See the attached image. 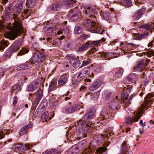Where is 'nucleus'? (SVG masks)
<instances>
[{
    "mask_svg": "<svg viewBox=\"0 0 154 154\" xmlns=\"http://www.w3.org/2000/svg\"><path fill=\"white\" fill-rule=\"evenodd\" d=\"M83 13L86 16L92 17L93 19H91V20H90V19L84 20L83 23L85 26L92 32L102 34L104 30L101 29L98 23H96L95 20L96 19L94 15V14H97L98 11L93 10L92 7H89L85 8Z\"/></svg>",
    "mask_w": 154,
    "mask_h": 154,
    "instance_id": "nucleus-1",
    "label": "nucleus"
},
{
    "mask_svg": "<svg viewBox=\"0 0 154 154\" xmlns=\"http://www.w3.org/2000/svg\"><path fill=\"white\" fill-rule=\"evenodd\" d=\"M95 113V110L94 108H92L89 109L88 112L85 115L84 119L85 120H88L85 121L82 119H80L78 122V124L79 128L80 134L83 135L85 132L91 128V125H92L91 122L89 121L93 117Z\"/></svg>",
    "mask_w": 154,
    "mask_h": 154,
    "instance_id": "nucleus-2",
    "label": "nucleus"
},
{
    "mask_svg": "<svg viewBox=\"0 0 154 154\" xmlns=\"http://www.w3.org/2000/svg\"><path fill=\"white\" fill-rule=\"evenodd\" d=\"M7 28L8 30H11L12 33L8 36V38L10 40H14L18 36L17 34L15 33H19L22 30V26L20 23L15 21L13 23L12 26L11 23L9 24Z\"/></svg>",
    "mask_w": 154,
    "mask_h": 154,
    "instance_id": "nucleus-3",
    "label": "nucleus"
},
{
    "mask_svg": "<svg viewBox=\"0 0 154 154\" xmlns=\"http://www.w3.org/2000/svg\"><path fill=\"white\" fill-rule=\"evenodd\" d=\"M46 57V55L42 52L39 51L33 55V63L30 61H27L24 65L26 69L31 67L32 66V63H35L36 65H39L41 62L44 60Z\"/></svg>",
    "mask_w": 154,
    "mask_h": 154,
    "instance_id": "nucleus-4",
    "label": "nucleus"
},
{
    "mask_svg": "<svg viewBox=\"0 0 154 154\" xmlns=\"http://www.w3.org/2000/svg\"><path fill=\"white\" fill-rule=\"evenodd\" d=\"M102 41L103 42H105V39H102L101 40L96 41H88L87 42H88V45L89 48L90 47H91V49L88 51V53L90 54H91L96 52L97 50V49L95 48H93V47L97 46L99 45Z\"/></svg>",
    "mask_w": 154,
    "mask_h": 154,
    "instance_id": "nucleus-5",
    "label": "nucleus"
},
{
    "mask_svg": "<svg viewBox=\"0 0 154 154\" xmlns=\"http://www.w3.org/2000/svg\"><path fill=\"white\" fill-rule=\"evenodd\" d=\"M32 146L30 144H26L22 145L20 143L15 144L13 145V149L16 152L21 151L24 152L27 150L31 149V147Z\"/></svg>",
    "mask_w": 154,
    "mask_h": 154,
    "instance_id": "nucleus-6",
    "label": "nucleus"
},
{
    "mask_svg": "<svg viewBox=\"0 0 154 154\" xmlns=\"http://www.w3.org/2000/svg\"><path fill=\"white\" fill-rule=\"evenodd\" d=\"M69 17L71 20L75 21L78 20L81 16V14L77 8L75 7L73 9H71L69 11Z\"/></svg>",
    "mask_w": 154,
    "mask_h": 154,
    "instance_id": "nucleus-7",
    "label": "nucleus"
},
{
    "mask_svg": "<svg viewBox=\"0 0 154 154\" xmlns=\"http://www.w3.org/2000/svg\"><path fill=\"white\" fill-rule=\"evenodd\" d=\"M142 110H140L138 112H135L134 113V117L133 118L131 117H128L127 119L126 122L128 125L132 124L133 121L137 122L141 118V114Z\"/></svg>",
    "mask_w": 154,
    "mask_h": 154,
    "instance_id": "nucleus-8",
    "label": "nucleus"
},
{
    "mask_svg": "<svg viewBox=\"0 0 154 154\" xmlns=\"http://www.w3.org/2000/svg\"><path fill=\"white\" fill-rule=\"evenodd\" d=\"M61 7H62V5L61 2H56L49 6L47 8V9L48 11H57L60 10Z\"/></svg>",
    "mask_w": 154,
    "mask_h": 154,
    "instance_id": "nucleus-9",
    "label": "nucleus"
},
{
    "mask_svg": "<svg viewBox=\"0 0 154 154\" xmlns=\"http://www.w3.org/2000/svg\"><path fill=\"white\" fill-rule=\"evenodd\" d=\"M119 55V54L116 53H106L104 52H101L98 55V56H99L100 57L102 58H104L105 59H106L108 60H110L111 58H113L118 57Z\"/></svg>",
    "mask_w": 154,
    "mask_h": 154,
    "instance_id": "nucleus-10",
    "label": "nucleus"
},
{
    "mask_svg": "<svg viewBox=\"0 0 154 154\" xmlns=\"http://www.w3.org/2000/svg\"><path fill=\"white\" fill-rule=\"evenodd\" d=\"M34 94L36 95V98L33 103V106L34 107H36L43 96L42 90L39 89L36 92L34 93Z\"/></svg>",
    "mask_w": 154,
    "mask_h": 154,
    "instance_id": "nucleus-11",
    "label": "nucleus"
},
{
    "mask_svg": "<svg viewBox=\"0 0 154 154\" xmlns=\"http://www.w3.org/2000/svg\"><path fill=\"white\" fill-rule=\"evenodd\" d=\"M38 82L34 81L27 85V91L30 92L34 91L38 88Z\"/></svg>",
    "mask_w": 154,
    "mask_h": 154,
    "instance_id": "nucleus-12",
    "label": "nucleus"
},
{
    "mask_svg": "<svg viewBox=\"0 0 154 154\" xmlns=\"http://www.w3.org/2000/svg\"><path fill=\"white\" fill-rule=\"evenodd\" d=\"M129 146L127 144L126 141H124L122 144V147L121 149V153L120 154H132V152L131 151H128L129 150Z\"/></svg>",
    "mask_w": 154,
    "mask_h": 154,
    "instance_id": "nucleus-13",
    "label": "nucleus"
},
{
    "mask_svg": "<svg viewBox=\"0 0 154 154\" xmlns=\"http://www.w3.org/2000/svg\"><path fill=\"white\" fill-rule=\"evenodd\" d=\"M69 63L74 67H78L80 65V60L72 56H69Z\"/></svg>",
    "mask_w": 154,
    "mask_h": 154,
    "instance_id": "nucleus-14",
    "label": "nucleus"
},
{
    "mask_svg": "<svg viewBox=\"0 0 154 154\" xmlns=\"http://www.w3.org/2000/svg\"><path fill=\"white\" fill-rule=\"evenodd\" d=\"M146 61L144 60H142L138 62L137 66L134 67V71H140L145 66V63Z\"/></svg>",
    "mask_w": 154,
    "mask_h": 154,
    "instance_id": "nucleus-15",
    "label": "nucleus"
},
{
    "mask_svg": "<svg viewBox=\"0 0 154 154\" xmlns=\"http://www.w3.org/2000/svg\"><path fill=\"white\" fill-rule=\"evenodd\" d=\"M118 97H116V98L112 100L109 103L110 107L114 109H116L118 107L120 100L118 98Z\"/></svg>",
    "mask_w": 154,
    "mask_h": 154,
    "instance_id": "nucleus-16",
    "label": "nucleus"
},
{
    "mask_svg": "<svg viewBox=\"0 0 154 154\" xmlns=\"http://www.w3.org/2000/svg\"><path fill=\"white\" fill-rule=\"evenodd\" d=\"M22 5L21 3H17L15 5L14 7L13 11L17 14H13L14 17H12L13 18H15V17H17V15L20 13L21 10L22 9Z\"/></svg>",
    "mask_w": 154,
    "mask_h": 154,
    "instance_id": "nucleus-17",
    "label": "nucleus"
},
{
    "mask_svg": "<svg viewBox=\"0 0 154 154\" xmlns=\"http://www.w3.org/2000/svg\"><path fill=\"white\" fill-rule=\"evenodd\" d=\"M109 111L105 107L103 108L101 112V117L100 118V121L101 122V123H103V122H102V121L109 117Z\"/></svg>",
    "mask_w": 154,
    "mask_h": 154,
    "instance_id": "nucleus-18",
    "label": "nucleus"
},
{
    "mask_svg": "<svg viewBox=\"0 0 154 154\" xmlns=\"http://www.w3.org/2000/svg\"><path fill=\"white\" fill-rule=\"evenodd\" d=\"M76 2L75 0H67L61 2L62 6L65 8H71Z\"/></svg>",
    "mask_w": 154,
    "mask_h": 154,
    "instance_id": "nucleus-19",
    "label": "nucleus"
},
{
    "mask_svg": "<svg viewBox=\"0 0 154 154\" xmlns=\"http://www.w3.org/2000/svg\"><path fill=\"white\" fill-rule=\"evenodd\" d=\"M77 106L76 105L67 106L63 109L64 112L66 113H72L77 111Z\"/></svg>",
    "mask_w": 154,
    "mask_h": 154,
    "instance_id": "nucleus-20",
    "label": "nucleus"
},
{
    "mask_svg": "<svg viewBox=\"0 0 154 154\" xmlns=\"http://www.w3.org/2000/svg\"><path fill=\"white\" fill-rule=\"evenodd\" d=\"M102 84L101 81H97L91 84L89 87V90L91 91H95L99 88Z\"/></svg>",
    "mask_w": 154,
    "mask_h": 154,
    "instance_id": "nucleus-21",
    "label": "nucleus"
},
{
    "mask_svg": "<svg viewBox=\"0 0 154 154\" xmlns=\"http://www.w3.org/2000/svg\"><path fill=\"white\" fill-rule=\"evenodd\" d=\"M145 11V8L144 7L142 8L139 9L138 11L135 13L133 16V18L135 20H138L141 17L142 15L144 13Z\"/></svg>",
    "mask_w": 154,
    "mask_h": 154,
    "instance_id": "nucleus-22",
    "label": "nucleus"
},
{
    "mask_svg": "<svg viewBox=\"0 0 154 154\" xmlns=\"http://www.w3.org/2000/svg\"><path fill=\"white\" fill-rule=\"evenodd\" d=\"M136 77L135 74L132 73L129 75L125 80V83L131 84L134 82Z\"/></svg>",
    "mask_w": 154,
    "mask_h": 154,
    "instance_id": "nucleus-23",
    "label": "nucleus"
},
{
    "mask_svg": "<svg viewBox=\"0 0 154 154\" xmlns=\"http://www.w3.org/2000/svg\"><path fill=\"white\" fill-rule=\"evenodd\" d=\"M62 151L63 150L60 148L52 149L43 153L42 154H60Z\"/></svg>",
    "mask_w": 154,
    "mask_h": 154,
    "instance_id": "nucleus-24",
    "label": "nucleus"
},
{
    "mask_svg": "<svg viewBox=\"0 0 154 154\" xmlns=\"http://www.w3.org/2000/svg\"><path fill=\"white\" fill-rule=\"evenodd\" d=\"M149 32H146L144 33L136 34L134 38L135 39L140 40L142 39H145L148 36Z\"/></svg>",
    "mask_w": 154,
    "mask_h": 154,
    "instance_id": "nucleus-25",
    "label": "nucleus"
},
{
    "mask_svg": "<svg viewBox=\"0 0 154 154\" xmlns=\"http://www.w3.org/2000/svg\"><path fill=\"white\" fill-rule=\"evenodd\" d=\"M79 151V147L77 145H74L70 148L68 151L67 154H77Z\"/></svg>",
    "mask_w": 154,
    "mask_h": 154,
    "instance_id": "nucleus-26",
    "label": "nucleus"
},
{
    "mask_svg": "<svg viewBox=\"0 0 154 154\" xmlns=\"http://www.w3.org/2000/svg\"><path fill=\"white\" fill-rule=\"evenodd\" d=\"M88 43V42H87L85 44L79 46L78 48L76 50V51L79 52L86 50L88 48H89Z\"/></svg>",
    "mask_w": 154,
    "mask_h": 154,
    "instance_id": "nucleus-27",
    "label": "nucleus"
},
{
    "mask_svg": "<svg viewBox=\"0 0 154 154\" xmlns=\"http://www.w3.org/2000/svg\"><path fill=\"white\" fill-rule=\"evenodd\" d=\"M67 81V76L66 75H63L61 76L58 81V83L60 85L65 84Z\"/></svg>",
    "mask_w": 154,
    "mask_h": 154,
    "instance_id": "nucleus-28",
    "label": "nucleus"
},
{
    "mask_svg": "<svg viewBox=\"0 0 154 154\" xmlns=\"http://www.w3.org/2000/svg\"><path fill=\"white\" fill-rule=\"evenodd\" d=\"M62 19L63 17L61 16L57 15L54 17V18L52 19L51 21L53 23L57 24L59 23Z\"/></svg>",
    "mask_w": 154,
    "mask_h": 154,
    "instance_id": "nucleus-29",
    "label": "nucleus"
},
{
    "mask_svg": "<svg viewBox=\"0 0 154 154\" xmlns=\"http://www.w3.org/2000/svg\"><path fill=\"white\" fill-rule=\"evenodd\" d=\"M0 51L4 49L5 47H7L9 44V43L8 41L4 40H2L0 42Z\"/></svg>",
    "mask_w": 154,
    "mask_h": 154,
    "instance_id": "nucleus-30",
    "label": "nucleus"
},
{
    "mask_svg": "<svg viewBox=\"0 0 154 154\" xmlns=\"http://www.w3.org/2000/svg\"><path fill=\"white\" fill-rule=\"evenodd\" d=\"M32 126V125L30 124V125H26L24 127H23L21 128L20 130V135H24L26 132V128H30Z\"/></svg>",
    "mask_w": 154,
    "mask_h": 154,
    "instance_id": "nucleus-31",
    "label": "nucleus"
},
{
    "mask_svg": "<svg viewBox=\"0 0 154 154\" xmlns=\"http://www.w3.org/2000/svg\"><path fill=\"white\" fill-rule=\"evenodd\" d=\"M101 136L103 138L104 136H105V137H106L107 138H108V139H112V138L114 137V133L112 131L111 132L110 131H109L108 132V133H107L105 134H102Z\"/></svg>",
    "mask_w": 154,
    "mask_h": 154,
    "instance_id": "nucleus-32",
    "label": "nucleus"
},
{
    "mask_svg": "<svg viewBox=\"0 0 154 154\" xmlns=\"http://www.w3.org/2000/svg\"><path fill=\"white\" fill-rule=\"evenodd\" d=\"M37 0H27L26 5L27 7L31 8L35 5V2Z\"/></svg>",
    "mask_w": 154,
    "mask_h": 154,
    "instance_id": "nucleus-33",
    "label": "nucleus"
},
{
    "mask_svg": "<svg viewBox=\"0 0 154 154\" xmlns=\"http://www.w3.org/2000/svg\"><path fill=\"white\" fill-rule=\"evenodd\" d=\"M44 29L46 30V33L48 35H50V34L53 32V31L55 30V29L54 27H44L43 28Z\"/></svg>",
    "mask_w": 154,
    "mask_h": 154,
    "instance_id": "nucleus-34",
    "label": "nucleus"
},
{
    "mask_svg": "<svg viewBox=\"0 0 154 154\" xmlns=\"http://www.w3.org/2000/svg\"><path fill=\"white\" fill-rule=\"evenodd\" d=\"M142 27H144L146 29H150L154 28V23H150L146 24H144L141 26Z\"/></svg>",
    "mask_w": 154,
    "mask_h": 154,
    "instance_id": "nucleus-35",
    "label": "nucleus"
},
{
    "mask_svg": "<svg viewBox=\"0 0 154 154\" xmlns=\"http://www.w3.org/2000/svg\"><path fill=\"white\" fill-rule=\"evenodd\" d=\"M112 94L111 93L104 91L103 93V97L106 100H109L111 97Z\"/></svg>",
    "mask_w": 154,
    "mask_h": 154,
    "instance_id": "nucleus-36",
    "label": "nucleus"
},
{
    "mask_svg": "<svg viewBox=\"0 0 154 154\" xmlns=\"http://www.w3.org/2000/svg\"><path fill=\"white\" fill-rule=\"evenodd\" d=\"M65 25L63 26L61 28V29H62V32L64 34L68 33L69 32V30L68 27L65 25L67 24V21H64L63 22Z\"/></svg>",
    "mask_w": 154,
    "mask_h": 154,
    "instance_id": "nucleus-37",
    "label": "nucleus"
},
{
    "mask_svg": "<svg viewBox=\"0 0 154 154\" xmlns=\"http://www.w3.org/2000/svg\"><path fill=\"white\" fill-rule=\"evenodd\" d=\"M56 84L57 81H52L49 86L48 92L52 91L56 86Z\"/></svg>",
    "mask_w": 154,
    "mask_h": 154,
    "instance_id": "nucleus-38",
    "label": "nucleus"
},
{
    "mask_svg": "<svg viewBox=\"0 0 154 154\" xmlns=\"http://www.w3.org/2000/svg\"><path fill=\"white\" fill-rule=\"evenodd\" d=\"M79 81L78 79H74L72 80V82L70 84V86L73 88L77 87L79 84Z\"/></svg>",
    "mask_w": 154,
    "mask_h": 154,
    "instance_id": "nucleus-39",
    "label": "nucleus"
},
{
    "mask_svg": "<svg viewBox=\"0 0 154 154\" xmlns=\"http://www.w3.org/2000/svg\"><path fill=\"white\" fill-rule=\"evenodd\" d=\"M13 44L20 49L22 45V39H18V40L15 41Z\"/></svg>",
    "mask_w": 154,
    "mask_h": 154,
    "instance_id": "nucleus-40",
    "label": "nucleus"
},
{
    "mask_svg": "<svg viewBox=\"0 0 154 154\" xmlns=\"http://www.w3.org/2000/svg\"><path fill=\"white\" fill-rule=\"evenodd\" d=\"M82 28L81 26L77 25L75 28L74 32L75 34H79L82 32Z\"/></svg>",
    "mask_w": 154,
    "mask_h": 154,
    "instance_id": "nucleus-41",
    "label": "nucleus"
},
{
    "mask_svg": "<svg viewBox=\"0 0 154 154\" xmlns=\"http://www.w3.org/2000/svg\"><path fill=\"white\" fill-rule=\"evenodd\" d=\"M123 94L121 95V98L122 99V100H123V102L125 103V104L126 105V103H127L128 101L127 99L128 97V95L127 94L126 92H123Z\"/></svg>",
    "mask_w": 154,
    "mask_h": 154,
    "instance_id": "nucleus-42",
    "label": "nucleus"
},
{
    "mask_svg": "<svg viewBox=\"0 0 154 154\" xmlns=\"http://www.w3.org/2000/svg\"><path fill=\"white\" fill-rule=\"evenodd\" d=\"M123 72V69L122 68L118 69L117 72L115 73V76L118 78H120L122 75Z\"/></svg>",
    "mask_w": 154,
    "mask_h": 154,
    "instance_id": "nucleus-43",
    "label": "nucleus"
},
{
    "mask_svg": "<svg viewBox=\"0 0 154 154\" xmlns=\"http://www.w3.org/2000/svg\"><path fill=\"white\" fill-rule=\"evenodd\" d=\"M47 100L45 99H43L40 103V107L42 109H43L47 106Z\"/></svg>",
    "mask_w": 154,
    "mask_h": 154,
    "instance_id": "nucleus-44",
    "label": "nucleus"
},
{
    "mask_svg": "<svg viewBox=\"0 0 154 154\" xmlns=\"http://www.w3.org/2000/svg\"><path fill=\"white\" fill-rule=\"evenodd\" d=\"M19 49L18 48L13 44L9 48V51L11 53H13L17 51Z\"/></svg>",
    "mask_w": 154,
    "mask_h": 154,
    "instance_id": "nucleus-45",
    "label": "nucleus"
},
{
    "mask_svg": "<svg viewBox=\"0 0 154 154\" xmlns=\"http://www.w3.org/2000/svg\"><path fill=\"white\" fill-rule=\"evenodd\" d=\"M123 5L126 7H129L131 6L132 2L131 0H123Z\"/></svg>",
    "mask_w": 154,
    "mask_h": 154,
    "instance_id": "nucleus-46",
    "label": "nucleus"
},
{
    "mask_svg": "<svg viewBox=\"0 0 154 154\" xmlns=\"http://www.w3.org/2000/svg\"><path fill=\"white\" fill-rule=\"evenodd\" d=\"M29 50L25 48H23L21 49L18 53L17 54L18 56H21L28 53Z\"/></svg>",
    "mask_w": 154,
    "mask_h": 154,
    "instance_id": "nucleus-47",
    "label": "nucleus"
},
{
    "mask_svg": "<svg viewBox=\"0 0 154 154\" xmlns=\"http://www.w3.org/2000/svg\"><path fill=\"white\" fill-rule=\"evenodd\" d=\"M85 142L84 141H82L78 143V144H75L79 147V149H82L85 145Z\"/></svg>",
    "mask_w": 154,
    "mask_h": 154,
    "instance_id": "nucleus-48",
    "label": "nucleus"
},
{
    "mask_svg": "<svg viewBox=\"0 0 154 154\" xmlns=\"http://www.w3.org/2000/svg\"><path fill=\"white\" fill-rule=\"evenodd\" d=\"M48 111L44 112L42 116V119L43 121H47L48 117Z\"/></svg>",
    "mask_w": 154,
    "mask_h": 154,
    "instance_id": "nucleus-49",
    "label": "nucleus"
},
{
    "mask_svg": "<svg viewBox=\"0 0 154 154\" xmlns=\"http://www.w3.org/2000/svg\"><path fill=\"white\" fill-rule=\"evenodd\" d=\"M91 60L90 59H87L83 60L82 62V65L80 66V67L87 65L91 63Z\"/></svg>",
    "mask_w": 154,
    "mask_h": 154,
    "instance_id": "nucleus-50",
    "label": "nucleus"
},
{
    "mask_svg": "<svg viewBox=\"0 0 154 154\" xmlns=\"http://www.w3.org/2000/svg\"><path fill=\"white\" fill-rule=\"evenodd\" d=\"M107 149V148L106 147H101L98 148L97 150V152L100 154L102 153L103 152H105Z\"/></svg>",
    "mask_w": 154,
    "mask_h": 154,
    "instance_id": "nucleus-51",
    "label": "nucleus"
},
{
    "mask_svg": "<svg viewBox=\"0 0 154 154\" xmlns=\"http://www.w3.org/2000/svg\"><path fill=\"white\" fill-rule=\"evenodd\" d=\"M11 89L13 91H15V93H17V92L20 91L21 88L20 86L15 85Z\"/></svg>",
    "mask_w": 154,
    "mask_h": 154,
    "instance_id": "nucleus-52",
    "label": "nucleus"
},
{
    "mask_svg": "<svg viewBox=\"0 0 154 154\" xmlns=\"http://www.w3.org/2000/svg\"><path fill=\"white\" fill-rule=\"evenodd\" d=\"M6 71V68H0V79L4 75V73Z\"/></svg>",
    "mask_w": 154,
    "mask_h": 154,
    "instance_id": "nucleus-53",
    "label": "nucleus"
},
{
    "mask_svg": "<svg viewBox=\"0 0 154 154\" xmlns=\"http://www.w3.org/2000/svg\"><path fill=\"white\" fill-rule=\"evenodd\" d=\"M81 154H92L91 150V149L88 147L87 148L85 149L84 151Z\"/></svg>",
    "mask_w": 154,
    "mask_h": 154,
    "instance_id": "nucleus-54",
    "label": "nucleus"
},
{
    "mask_svg": "<svg viewBox=\"0 0 154 154\" xmlns=\"http://www.w3.org/2000/svg\"><path fill=\"white\" fill-rule=\"evenodd\" d=\"M81 72L83 74H84L85 76H86L90 73V69L89 68H85L82 70Z\"/></svg>",
    "mask_w": 154,
    "mask_h": 154,
    "instance_id": "nucleus-55",
    "label": "nucleus"
},
{
    "mask_svg": "<svg viewBox=\"0 0 154 154\" xmlns=\"http://www.w3.org/2000/svg\"><path fill=\"white\" fill-rule=\"evenodd\" d=\"M89 37V36L86 34H84L83 35H80L79 39L82 41H84L86 40Z\"/></svg>",
    "mask_w": 154,
    "mask_h": 154,
    "instance_id": "nucleus-56",
    "label": "nucleus"
},
{
    "mask_svg": "<svg viewBox=\"0 0 154 154\" xmlns=\"http://www.w3.org/2000/svg\"><path fill=\"white\" fill-rule=\"evenodd\" d=\"M16 69L18 70H21L26 69L24 64H23L17 66L16 68Z\"/></svg>",
    "mask_w": 154,
    "mask_h": 154,
    "instance_id": "nucleus-57",
    "label": "nucleus"
},
{
    "mask_svg": "<svg viewBox=\"0 0 154 154\" xmlns=\"http://www.w3.org/2000/svg\"><path fill=\"white\" fill-rule=\"evenodd\" d=\"M34 10H32L30 9H28L25 10L24 11V13L25 14H28L27 15H29V14L33 13H34Z\"/></svg>",
    "mask_w": 154,
    "mask_h": 154,
    "instance_id": "nucleus-58",
    "label": "nucleus"
},
{
    "mask_svg": "<svg viewBox=\"0 0 154 154\" xmlns=\"http://www.w3.org/2000/svg\"><path fill=\"white\" fill-rule=\"evenodd\" d=\"M84 76H85L84 74H83L82 72L81 71L79 74L77 75L76 77L78 79H80V80L83 79L82 78Z\"/></svg>",
    "mask_w": 154,
    "mask_h": 154,
    "instance_id": "nucleus-59",
    "label": "nucleus"
},
{
    "mask_svg": "<svg viewBox=\"0 0 154 154\" xmlns=\"http://www.w3.org/2000/svg\"><path fill=\"white\" fill-rule=\"evenodd\" d=\"M56 98L54 95L50 96L49 101L51 102H54L56 101Z\"/></svg>",
    "mask_w": 154,
    "mask_h": 154,
    "instance_id": "nucleus-60",
    "label": "nucleus"
},
{
    "mask_svg": "<svg viewBox=\"0 0 154 154\" xmlns=\"http://www.w3.org/2000/svg\"><path fill=\"white\" fill-rule=\"evenodd\" d=\"M99 95L96 93H94L92 95V98L93 100H97L98 98Z\"/></svg>",
    "mask_w": 154,
    "mask_h": 154,
    "instance_id": "nucleus-61",
    "label": "nucleus"
},
{
    "mask_svg": "<svg viewBox=\"0 0 154 154\" xmlns=\"http://www.w3.org/2000/svg\"><path fill=\"white\" fill-rule=\"evenodd\" d=\"M40 110L41 109L40 108H38L36 110L35 113V115L36 116H38L40 115L41 112V111Z\"/></svg>",
    "mask_w": 154,
    "mask_h": 154,
    "instance_id": "nucleus-62",
    "label": "nucleus"
},
{
    "mask_svg": "<svg viewBox=\"0 0 154 154\" xmlns=\"http://www.w3.org/2000/svg\"><path fill=\"white\" fill-rule=\"evenodd\" d=\"M17 103V99L16 97H13V104L14 106H15Z\"/></svg>",
    "mask_w": 154,
    "mask_h": 154,
    "instance_id": "nucleus-63",
    "label": "nucleus"
},
{
    "mask_svg": "<svg viewBox=\"0 0 154 154\" xmlns=\"http://www.w3.org/2000/svg\"><path fill=\"white\" fill-rule=\"evenodd\" d=\"M154 96V95L152 93H149L146 95V97H145V99H147L151 98L153 97Z\"/></svg>",
    "mask_w": 154,
    "mask_h": 154,
    "instance_id": "nucleus-64",
    "label": "nucleus"
}]
</instances>
